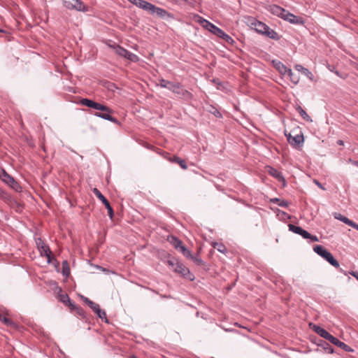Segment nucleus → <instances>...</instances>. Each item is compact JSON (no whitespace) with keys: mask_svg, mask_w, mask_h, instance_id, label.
Listing matches in <instances>:
<instances>
[{"mask_svg":"<svg viewBox=\"0 0 358 358\" xmlns=\"http://www.w3.org/2000/svg\"><path fill=\"white\" fill-rule=\"evenodd\" d=\"M152 6V3H149L145 0H139V1L136 3L137 7L142 8L149 13L150 12Z\"/></svg>","mask_w":358,"mask_h":358,"instance_id":"nucleus-18","label":"nucleus"},{"mask_svg":"<svg viewBox=\"0 0 358 358\" xmlns=\"http://www.w3.org/2000/svg\"><path fill=\"white\" fill-rule=\"evenodd\" d=\"M273 64L278 71L282 76H285L289 68L284 65L281 62L273 60Z\"/></svg>","mask_w":358,"mask_h":358,"instance_id":"nucleus-15","label":"nucleus"},{"mask_svg":"<svg viewBox=\"0 0 358 358\" xmlns=\"http://www.w3.org/2000/svg\"><path fill=\"white\" fill-rule=\"evenodd\" d=\"M288 143L293 147L296 148L303 144L304 141L303 134H296L292 136L290 133L285 134Z\"/></svg>","mask_w":358,"mask_h":358,"instance_id":"nucleus-10","label":"nucleus"},{"mask_svg":"<svg viewBox=\"0 0 358 358\" xmlns=\"http://www.w3.org/2000/svg\"><path fill=\"white\" fill-rule=\"evenodd\" d=\"M268 173H270V175H271L272 176H273L274 178H277L279 180H284L282 173L277 169L272 167H268Z\"/></svg>","mask_w":358,"mask_h":358,"instance_id":"nucleus-22","label":"nucleus"},{"mask_svg":"<svg viewBox=\"0 0 358 358\" xmlns=\"http://www.w3.org/2000/svg\"><path fill=\"white\" fill-rule=\"evenodd\" d=\"M94 194L97 196V198L102 202V203L105 206V207L108 210V213L109 217L112 219L113 217V209L111 207L109 201L106 199V198L101 194V192L97 189H93Z\"/></svg>","mask_w":358,"mask_h":358,"instance_id":"nucleus-9","label":"nucleus"},{"mask_svg":"<svg viewBox=\"0 0 358 358\" xmlns=\"http://www.w3.org/2000/svg\"><path fill=\"white\" fill-rule=\"evenodd\" d=\"M1 180L13 189L17 191L20 188V185L15 179L10 176L4 169L2 170V173L0 176Z\"/></svg>","mask_w":358,"mask_h":358,"instance_id":"nucleus-7","label":"nucleus"},{"mask_svg":"<svg viewBox=\"0 0 358 358\" xmlns=\"http://www.w3.org/2000/svg\"><path fill=\"white\" fill-rule=\"evenodd\" d=\"M286 75L288 76L290 81L294 83V85H296L299 82V76L295 73H294L291 69H289V71L287 72Z\"/></svg>","mask_w":358,"mask_h":358,"instance_id":"nucleus-21","label":"nucleus"},{"mask_svg":"<svg viewBox=\"0 0 358 358\" xmlns=\"http://www.w3.org/2000/svg\"><path fill=\"white\" fill-rule=\"evenodd\" d=\"M322 345L323 346V348L327 353L331 354L334 352L332 347L327 343L324 342V343Z\"/></svg>","mask_w":358,"mask_h":358,"instance_id":"nucleus-32","label":"nucleus"},{"mask_svg":"<svg viewBox=\"0 0 358 358\" xmlns=\"http://www.w3.org/2000/svg\"><path fill=\"white\" fill-rule=\"evenodd\" d=\"M354 229H357V230L358 231V224H357L355 225V227H354Z\"/></svg>","mask_w":358,"mask_h":358,"instance_id":"nucleus-52","label":"nucleus"},{"mask_svg":"<svg viewBox=\"0 0 358 358\" xmlns=\"http://www.w3.org/2000/svg\"><path fill=\"white\" fill-rule=\"evenodd\" d=\"M178 164L184 170H186L187 169V165L185 161L182 159H180V160L178 162Z\"/></svg>","mask_w":358,"mask_h":358,"instance_id":"nucleus-38","label":"nucleus"},{"mask_svg":"<svg viewBox=\"0 0 358 358\" xmlns=\"http://www.w3.org/2000/svg\"><path fill=\"white\" fill-rule=\"evenodd\" d=\"M169 90L173 92L174 94H178L180 98L185 99H191L192 94L187 90L184 89L179 83H171Z\"/></svg>","mask_w":358,"mask_h":358,"instance_id":"nucleus-6","label":"nucleus"},{"mask_svg":"<svg viewBox=\"0 0 358 358\" xmlns=\"http://www.w3.org/2000/svg\"><path fill=\"white\" fill-rule=\"evenodd\" d=\"M180 252L186 257V258H190L192 256L191 252L185 246L183 245L181 247V248L179 250Z\"/></svg>","mask_w":358,"mask_h":358,"instance_id":"nucleus-30","label":"nucleus"},{"mask_svg":"<svg viewBox=\"0 0 358 358\" xmlns=\"http://www.w3.org/2000/svg\"><path fill=\"white\" fill-rule=\"evenodd\" d=\"M278 206L281 207H287L288 206V202L285 200L280 201Z\"/></svg>","mask_w":358,"mask_h":358,"instance_id":"nucleus-42","label":"nucleus"},{"mask_svg":"<svg viewBox=\"0 0 358 358\" xmlns=\"http://www.w3.org/2000/svg\"><path fill=\"white\" fill-rule=\"evenodd\" d=\"M124 58H126L133 62H136L139 60V58L136 55H135L129 51L127 52L126 57Z\"/></svg>","mask_w":358,"mask_h":358,"instance_id":"nucleus-26","label":"nucleus"},{"mask_svg":"<svg viewBox=\"0 0 358 358\" xmlns=\"http://www.w3.org/2000/svg\"><path fill=\"white\" fill-rule=\"evenodd\" d=\"M288 227L289 231L301 236L305 239L308 238V237L310 236V233L302 229L301 227L296 226L292 224H289Z\"/></svg>","mask_w":358,"mask_h":358,"instance_id":"nucleus-12","label":"nucleus"},{"mask_svg":"<svg viewBox=\"0 0 358 358\" xmlns=\"http://www.w3.org/2000/svg\"><path fill=\"white\" fill-rule=\"evenodd\" d=\"M37 247L38 248V250L40 252V254L43 257H45L48 259V262H50V255L51 251L50 250V248L48 245H47L41 238H38L36 241Z\"/></svg>","mask_w":358,"mask_h":358,"instance_id":"nucleus-8","label":"nucleus"},{"mask_svg":"<svg viewBox=\"0 0 358 358\" xmlns=\"http://www.w3.org/2000/svg\"><path fill=\"white\" fill-rule=\"evenodd\" d=\"M150 13L152 15L155 14L158 17H162V18H165L166 17L170 16V13H168L165 9L159 8V7H157L154 4L152 7V9H151Z\"/></svg>","mask_w":358,"mask_h":358,"instance_id":"nucleus-13","label":"nucleus"},{"mask_svg":"<svg viewBox=\"0 0 358 358\" xmlns=\"http://www.w3.org/2000/svg\"><path fill=\"white\" fill-rule=\"evenodd\" d=\"M6 195V192L0 187V197L4 198Z\"/></svg>","mask_w":358,"mask_h":358,"instance_id":"nucleus-46","label":"nucleus"},{"mask_svg":"<svg viewBox=\"0 0 358 358\" xmlns=\"http://www.w3.org/2000/svg\"><path fill=\"white\" fill-rule=\"evenodd\" d=\"M98 317L103 320H105L106 322H108V320L106 318V314L104 310H101L99 313H96Z\"/></svg>","mask_w":358,"mask_h":358,"instance_id":"nucleus-35","label":"nucleus"},{"mask_svg":"<svg viewBox=\"0 0 358 358\" xmlns=\"http://www.w3.org/2000/svg\"><path fill=\"white\" fill-rule=\"evenodd\" d=\"M315 183L320 188L322 189H324L322 185H321V183L320 182H318L317 180H315Z\"/></svg>","mask_w":358,"mask_h":358,"instance_id":"nucleus-48","label":"nucleus"},{"mask_svg":"<svg viewBox=\"0 0 358 358\" xmlns=\"http://www.w3.org/2000/svg\"><path fill=\"white\" fill-rule=\"evenodd\" d=\"M90 308L93 310V311L95 313H99V311L101 310V308L99 307V305L96 303H94L93 305H92L90 306Z\"/></svg>","mask_w":358,"mask_h":358,"instance_id":"nucleus-37","label":"nucleus"},{"mask_svg":"<svg viewBox=\"0 0 358 358\" xmlns=\"http://www.w3.org/2000/svg\"><path fill=\"white\" fill-rule=\"evenodd\" d=\"M307 239H310V242H317L319 239L317 236L312 235L310 234V236Z\"/></svg>","mask_w":358,"mask_h":358,"instance_id":"nucleus-39","label":"nucleus"},{"mask_svg":"<svg viewBox=\"0 0 358 358\" xmlns=\"http://www.w3.org/2000/svg\"><path fill=\"white\" fill-rule=\"evenodd\" d=\"M59 299H60V301L66 304L67 303H70V298L69 296H68V294H61L59 296Z\"/></svg>","mask_w":358,"mask_h":358,"instance_id":"nucleus-33","label":"nucleus"},{"mask_svg":"<svg viewBox=\"0 0 358 358\" xmlns=\"http://www.w3.org/2000/svg\"><path fill=\"white\" fill-rule=\"evenodd\" d=\"M213 248L217 249L219 252L224 253V254L227 252L226 247L222 243H215L213 245Z\"/></svg>","mask_w":358,"mask_h":358,"instance_id":"nucleus-29","label":"nucleus"},{"mask_svg":"<svg viewBox=\"0 0 358 358\" xmlns=\"http://www.w3.org/2000/svg\"><path fill=\"white\" fill-rule=\"evenodd\" d=\"M349 162H350L352 164L358 167V162L357 161H355V160L350 159Z\"/></svg>","mask_w":358,"mask_h":358,"instance_id":"nucleus-47","label":"nucleus"},{"mask_svg":"<svg viewBox=\"0 0 358 358\" xmlns=\"http://www.w3.org/2000/svg\"><path fill=\"white\" fill-rule=\"evenodd\" d=\"M346 224H348V226L352 227V228H354L355 227V225L357 224V223H355L353 221L349 220V222H348V223Z\"/></svg>","mask_w":358,"mask_h":358,"instance_id":"nucleus-45","label":"nucleus"},{"mask_svg":"<svg viewBox=\"0 0 358 358\" xmlns=\"http://www.w3.org/2000/svg\"><path fill=\"white\" fill-rule=\"evenodd\" d=\"M76 313L80 315L81 317L83 318H85V310L80 308V307H77L76 308Z\"/></svg>","mask_w":358,"mask_h":358,"instance_id":"nucleus-36","label":"nucleus"},{"mask_svg":"<svg viewBox=\"0 0 358 358\" xmlns=\"http://www.w3.org/2000/svg\"><path fill=\"white\" fill-rule=\"evenodd\" d=\"M193 260V262L196 264V265H201L202 264V259L199 257V255H196V256H193L192 255L191 257L189 258Z\"/></svg>","mask_w":358,"mask_h":358,"instance_id":"nucleus-34","label":"nucleus"},{"mask_svg":"<svg viewBox=\"0 0 358 358\" xmlns=\"http://www.w3.org/2000/svg\"><path fill=\"white\" fill-rule=\"evenodd\" d=\"M80 103L83 106L98 110L94 113L95 116L108 120L118 125L120 124L117 118L111 116L113 110L108 106L88 99H80Z\"/></svg>","mask_w":358,"mask_h":358,"instance_id":"nucleus-1","label":"nucleus"},{"mask_svg":"<svg viewBox=\"0 0 358 358\" xmlns=\"http://www.w3.org/2000/svg\"><path fill=\"white\" fill-rule=\"evenodd\" d=\"M66 304H68V306L69 307H71L72 309H74L76 310V308L78 307L75 303L72 302L71 300L70 299V303H67Z\"/></svg>","mask_w":358,"mask_h":358,"instance_id":"nucleus-43","label":"nucleus"},{"mask_svg":"<svg viewBox=\"0 0 358 358\" xmlns=\"http://www.w3.org/2000/svg\"><path fill=\"white\" fill-rule=\"evenodd\" d=\"M198 22H199L205 29L210 31L217 36L222 38L229 43H232L234 40L232 38L226 34L222 29H220L208 20L203 18L202 17L198 16Z\"/></svg>","mask_w":358,"mask_h":358,"instance_id":"nucleus-2","label":"nucleus"},{"mask_svg":"<svg viewBox=\"0 0 358 358\" xmlns=\"http://www.w3.org/2000/svg\"><path fill=\"white\" fill-rule=\"evenodd\" d=\"M334 217L338 220H341V222H343V223L345 224H347L348 222H349V220L348 217L342 215L341 214H339V213H336L335 215H334Z\"/></svg>","mask_w":358,"mask_h":358,"instance_id":"nucleus-31","label":"nucleus"},{"mask_svg":"<svg viewBox=\"0 0 358 358\" xmlns=\"http://www.w3.org/2000/svg\"><path fill=\"white\" fill-rule=\"evenodd\" d=\"M253 29L258 33L264 34L268 26L260 21H255L252 23Z\"/></svg>","mask_w":358,"mask_h":358,"instance_id":"nucleus-16","label":"nucleus"},{"mask_svg":"<svg viewBox=\"0 0 358 358\" xmlns=\"http://www.w3.org/2000/svg\"><path fill=\"white\" fill-rule=\"evenodd\" d=\"M283 20L288 21L289 22L294 24H303V20L301 17H297L294 14L289 13L287 10V13H285Z\"/></svg>","mask_w":358,"mask_h":358,"instance_id":"nucleus-11","label":"nucleus"},{"mask_svg":"<svg viewBox=\"0 0 358 358\" xmlns=\"http://www.w3.org/2000/svg\"><path fill=\"white\" fill-rule=\"evenodd\" d=\"M83 300L90 307L94 302L89 299L87 297L82 296Z\"/></svg>","mask_w":358,"mask_h":358,"instance_id":"nucleus-40","label":"nucleus"},{"mask_svg":"<svg viewBox=\"0 0 358 358\" xmlns=\"http://www.w3.org/2000/svg\"><path fill=\"white\" fill-rule=\"evenodd\" d=\"M171 162L177 163L178 164V162L180 160V158L177 156H173V157L170 158L169 159Z\"/></svg>","mask_w":358,"mask_h":358,"instance_id":"nucleus-41","label":"nucleus"},{"mask_svg":"<svg viewBox=\"0 0 358 358\" xmlns=\"http://www.w3.org/2000/svg\"><path fill=\"white\" fill-rule=\"evenodd\" d=\"M313 329L321 337L328 340L331 343L342 348L345 352L353 351L352 349L349 345H348L345 343L339 341L337 338H336L334 336H332L331 334H330L327 331H326L324 329L322 328L321 327L315 324L313 326Z\"/></svg>","mask_w":358,"mask_h":358,"instance_id":"nucleus-3","label":"nucleus"},{"mask_svg":"<svg viewBox=\"0 0 358 358\" xmlns=\"http://www.w3.org/2000/svg\"><path fill=\"white\" fill-rule=\"evenodd\" d=\"M294 69L299 71L301 72L303 74H304L307 78H308L310 80H313V73L306 68H304L301 64H296L294 66Z\"/></svg>","mask_w":358,"mask_h":358,"instance_id":"nucleus-17","label":"nucleus"},{"mask_svg":"<svg viewBox=\"0 0 358 358\" xmlns=\"http://www.w3.org/2000/svg\"><path fill=\"white\" fill-rule=\"evenodd\" d=\"M159 82L158 84L159 86H160L162 88H166L168 90L169 89V87L172 83V82H170V81L164 80V79H160Z\"/></svg>","mask_w":358,"mask_h":358,"instance_id":"nucleus-28","label":"nucleus"},{"mask_svg":"<svg viewBox=\"0 0 358 358\" xmlns=\"http://www.w3.org/2000/svg\"><path fill=\"white\" fill-rule=\"evenodd\" d=\"M168 264L169 266L173 267L174 271L186 279L189 280H193L194 279V275L190 272L189 269L186 267L183 264L176 262H174L173 261H168Z\"/></svg>","mask_w":358,"mask_h":358,"instance_id":"nucleus-5","label":"nucleus"},{"mask_svg":"<svg viewBox=\"0 0 358 358\" xmlns=\"http://www.w3.org/2000/svg\"><path fill=\"white\" fill-rule=\"evenodd\" d=\"M349 273L358 280V271H350Z\"/></svg>","mask_w":358,"mask_h":358,"instance_id":"nucleus-44","label":"nucleus"},{"mask_svg":"<svg viewBox=\"0 0 358 358\" xmlns=\"http://www.w3.org/2000/svg\"><path fill=\"white\" fill-rule=\"evenodd\" d=\"M62 274L66 277H69L70 275V268L66 260L62 262Z\"/></svg>","mask_w":358,"mask_h":358,"instance_id":"nucleus-24","label":"nucleus"},{"mask_svg":"<svg viewBox=\"0 0 358 358\" xmlns=\"http://www.w3.org/2000/svg\"><path fill=\"white\" fill-rule=\"evenodd\" d=\"M338 144H339V145H343V141H341V140H339V141H338Z\"/></svg>","mask_w":358,"mask_h":358,"instance_id":"nucleus-50","label":"nucleus"},{"mask_svg":"<svg viewBox=\"0 0 358 358\" xmlns=\"http://www.w3.org/2000/svg\"><path fill=\"white\" fill-rule=\"evenodd\" d=\"M313 250L318 255L321 256L322 258L326 259L331 266L339 268L341 272H343L345 274V271H344L341 268H340V264L338 262L334 257L332 254L329 252L327 250L324 248L322 245H317L314 247Z\"/></svg>","mask_w":358,"mask_h":358,"instance_id":"nucleus-4","label":"nucleus"},{"mask_svg":"<svg viewBox=\"0 0 358 358\" xmlns=\"http://www.w3.org/2000/svg\"><path fill=\"white\" fill-rule=\"evenodd\" d=\"M266 31L264 32V35L266 36L267 37L274 39V40H278L279 36L276 31H275L273 29H271L269 27H267Z\"/></svg>","mask_w":358,"mask_h":358,"instance_id":"nucleus-20","label":"nucleus"},{"mask_svg":"<svg viewBox=\"0 0 358 358\" xmlns=\"http://www.w3.org/2000/svg\"><path fill=\"white\" fill-rule=\"evenodd\" d=\"M269 10L271 13L281 17L282 19H283L285 13H287V10L277 5L271 6Z\"/></svg>","mask_w":358,"mask_h":358,"instance_id":"nucleus-14","label":"nucleus"},{"mask_svg":"<svg viewBox=\"0 0 358 358\" xmlns=\"http://www.w3.org/2000/svg\"><path fill=\"white\" fill-rule=\"evenodd\" d=\"M215 116L217 117V116L220 115V112L217 111V113H215Z\"/></svg>","mask_w":358,"mask_h":358,"instance_id":"nucleus-51","label":"nucleus"},{"mask_svg":"<svg viewBox=\"0 0 358 358\" xmlns=\"http://www.w3.org/2000/svg\"><path fill=\"white\" fill-rule=\"evenodd\" d=\"M273 201H280V199H274Z\"/></svg>","mask_w":358,"mask_h":358,"instance_id":"nucleus-53","label":"nucleus"},{"mask_svg":"<svg viewBox=\"0 0 358 358\" xmlns=\"http://www.w3.org/2000/svg\"><path fill=\"white\" fill-rule=\"evenodd\" d=\"M0 320L3 322L5 324L9 327H13L15 325L14 322L9 318L3 316L2 314L0 313Z\"/></svg>","mask_w":358,"mask_h":358,"instance_id":"nucleus-27","label":"nucleus"},{"mask_svg":"<svg viewBox=\"0 0 358 358\" xmlns=\"http://www.w3.org/2000/svg\"><path fill=\"white\" fill-rule=\"evenodd\" d=\"M335 73H336V75L339 76V72H338V71H335Z\"/></svg>","mask_w":358,"mask_h":358,"instance_id":"nucleus-55","label":"nucleus"},{"mask_svg":"<svg viewBox=\"0 0 358 358\" xmlns=\"http://www.w3.org/2000/svg\"><path fill=\"white\" fill-rule=\"evenodd\" d=\"M128 50H126L125 48L120 46V45H117L115 48V52L122 57H126V55L127 53Z\"/></svg>","mask_w":358,"mask_h":358,"instance_id":"nucleus-25","label":"nucleus"},{"mask_svg":"<svg viewBox=\"0 0 358 358\" xmlns=\"http://www.w3.org/2000/svg\"><path fill=\"white\" fill-rule=\"evenodd\" d=\"M296 110L299 112V113L301 115V116L305 120H306L308 122H312L310 117L306 113V112L300 106H299L296 108Z\"/></svg>","mask_w":358,"mask_h":358,"instance_id":"nucleus-23","label":"nucleus"},{"mask_svg":"<svg viewBox=\"0 0 358 358\" xmlns=\"http://www.w3.org/2000/svg\"><path fill=\"white\" fill-rule=\"evenodd\" d=\"M129 2L132 3L135 6H136L137 2L139 1V0H128Z\"/></svg>","mask_w":358,"mask_h":358,"instance_id":"nucleus-49","label":"nucleus"},{"mask_svg":"<svg viewBox=\"0 0 358 358\" xmlns=\"http://www.w3.org/2000/svg\"><path fill=\"white\" fill-rule=\"evenodd\" d=\"M169 241L178 250L184 245L180 239L173 236L169 237Z\"/></svg>","mask_w":358,"mask_h":358,"instance_id":"nucleus-19","label":"nucleus"},{"mask_svg":"<svg viewBox=\"0 0 358 358\" xmlns=\"http://www.w3.org/2000/svg\"><path fill=\"white\" fill-rule=\"evenodd\" d=\"M0 32H3V30L0 29Z\"/></svg>","mask_w":358,"mask_h":358,"instance_id":"nucleus-56","label":"nucleus"},{"mask_svg":"<svg viewBox=\"0 0 358 358\" xmlns=\"http://www.w3.org/2000/svg\"><path fill=\"white\" fill-rule=\"evenodd\" d=\"M99 268H101V269L102 271H106V269L103 268L102 267L99 266Z\"/></svg>","mask_w":358,"mask_h":358,"instance_id":"nucleus-54","label":"nucleus"}]
</instances>
